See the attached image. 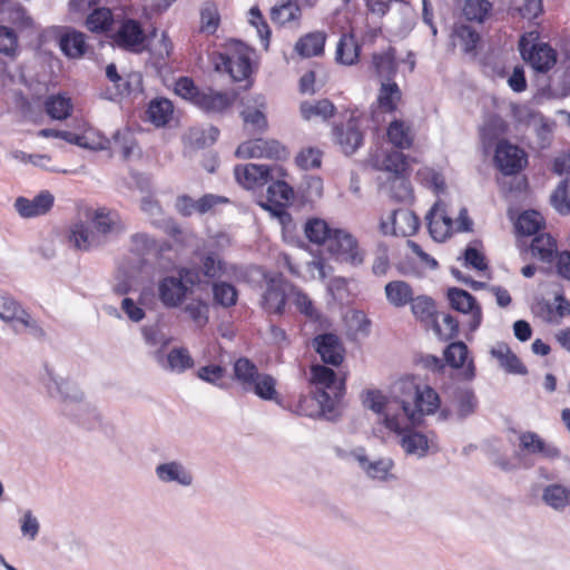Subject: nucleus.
Wrapping results in <instances>:
<instances>
[{
    "label": "nucleus",
    "mask_w": 570,
    "mask_h": 570,
    "mask_svg": "<svg viewBox=\"0 0 570 570\" xmlns=\"http://www.w3.org/2000/svg\"><path fill=\"white\" fill-rule=\"evenodd\" d=\"M49 381L47 389L52 396H57L65 404L80 403L83 401V393L78 385L69 379L48 372Z\"/></svg>",
    "instance_id": "a211bd4d"
},
{
    "label": "nucleus",
    "mask_w": 570,
    "mask_h": 570,
    "mask_svg": "<svg viewBox=\"0 0 570 570\" xmlns=\"http://www.w3.org/2000/svg\"><path fill=\"white\" fill-rule=\"evenodd\" d=\"M391 196L399 202H406L412 198L410 183L402 176H394L390 187Z\"/></svg>",
    "instance_id": "774afa93"
},
{
    "label": "nucleus",
    "mask_w": 570,
    "mask_h": 570,
    "mask_svg": "<svg viewBox=\"0 0 570 570\" xmlns=\"http://www.w3.org/2000/svg\"><path fill=\"white\" fill-rule=\"evenodd\" d=\"M491 355L499 361L500 366L507 372L521 375L527 373L525 366L505 343H497L492 346Z\"/></svg>",
    "instance_id": "cd10ccee"
},
{
    "label": "nucleus",
    "mask_w": 570,
    "mask_h": 570,
    "mask_svg": "<svg viewBox=\"0 0 570 570\" xmlns=\"http://www.w3.org/2000/svg\"><path fill=\"white\" fill-rule=\"evenodd\" d=\"M363 404L377 415V424L400 436V445L406 454L423 458L436 448L433 439L413 430L425 415L440 407L439 394L431 386L404 383L402 395L371 390L365 393Z\"/></svg>",
    "instance_id": "f257e3e1"
},
{
    "label": "nucleus",
    "mask_w": 570,
    "mask_h": 570,
    "mask_svg": "<svg viewBox=\"0 0 570 570\" xmlns=\"http://www.w3.org/2000/svg\"><path fill=\"white\" fill-rule=\"evenodd\" d=\"M325 39L324 32H311L296 42L295 50L304 58L318 56L324 50Z\"/></svg>",
    "instance_id": "f704fd0d"
},
{
    "label": "nucleus",
    "mask_w": 570,
    "mask_h": 570,
    "mask_svg": "<svg viewBox=\"0 0 570 570\" xmlns=\"http://www.w3.org/2000/svg\"><path fill=\"white\" fill-rule=\"evenodd\" d=\"M69 243L78 250H91L102 246L90 222L73 224L69 230Z\"/></svg>",
    "instance_id": "4be33fe9"
},
{
    "label": "nucleus",
    "mask_w": 570,
    "mask_h": 570,
    "mask_svg": "<svg viewBox=\"0 0 570 570\" xmlns=\"http://www.w3.org/2000/svg\"><path fill=\"white\" fill-rule=\"evenodd\" d=\"M508 126L499 116H489L480 129L481 140L484 147H492L495 141L505 135Z\"/></svg>",
    "instance_id": "473e14b6"
},
{
    "label": "nucleus",
    "mask_w": 570,
    "mask_h": 570,
    "mask_svg": "<svg viewBox=\"0 0 570 570\" xmlns=\"http://www.w3.org/2000/svg\"><path fill=\"white\" fill-rule=\"evenodd\" d=\"M385 296L394 307H403L412 301L413 291L411 286L403 281H392L385 285Z\"/></svg>",
    "instance_id": "72a5a7b5"
},
{
    "label": "nucleus",
    "mask_w": 570,
    "mask_h": 570,
    "mask_svg": "<svg viewBox=\"0 0 570 570\" xmlns=\"http://www.w3.org/2000/svg\"><path fill=\"white\" fill-rule=\"evenodd\" d=\"M112 40L122 49L132 52H141L145 49L146 36L138 21L125 19L112 35Z\"/></svg>",
    "instance_id": "ddd939ff"
},
{
    "label": "nucleus",
    "mask_w": 570,
    "mask_h": 570,
    "mask_svg": "<svg viewBox=\"0 0 570 570\" xmlns=\"http://www.w3.org/2000/svg\"><path fill=\"white\" fill-rule=\"evenodd\" d=\"M87 219L90 222L102 245L126 230V224L120 215L107 207L89 210Z\"/></svg>",
    "instance_id": "0eeeda50"
},
{
    "label": "nucleus",
    "mask_w": 570,
    "mask_h": 570,
    "mask_svg": "<svg viewBox=\"0 0 570 570\" xmlns=\"http://www.w3.org/2000/svg\"><path fill=\"white\" fill-rule=\"evenodd\" d=\"M157 480L164 484L189 488L194 484L193 472L178 460L166 461L155 468Z\"/></svg>",
    "instance_id": "2eb2a0df"
},
{
    "label": "nucleus",
    "mask_w": 570,
    "mask_h": 570,
    "mask_svg": "<svg viewBox=\"0 0 570 570\" xmlns=\"http://www.w3.org/2000/svg\"><path fill=\"white\" fill-rule=\"evenodd\" d=\"M360 45L353 35H343L336 46V60L343 65H353L358 60Z\"/></svg>",
    "instance_id": "58836bf2"
},
{
    "label": "nucleus",
    "mask_w": 570,
    "mask_h": 570,
    "mask_svg": "<svg viewBox=\"0 0 570 570\" xmlns=\"http://www.w3.org/2000/svg\"><path fill=\"white\" fill-rule=\"evenodd\" d=\"M59 46L62 52L71 59H79L83 57L88 50L85 35L76 30L66 31L60 37Z\"/></svg>",
    "instance_id": "a878e982"
},
{
    "label": "nucleus",
    "mask_w": 570,
    "mask_h": 570,
    "mask_svg": "<svg viewBox=\"0 0 570 570\" xmlns=\"http://www.w3.org/2000/svg\"><path fill=\"white\" fill-rule=\"evenodd\" d=\"M454 33L460 40V45L465 52H473L480 40L479 33L466 24H460L455 28Z\"/></svg>",
    "instance_id": "052dcab7"
},
{
    "label": "nucleus",
    "mask_w": 570,
    "mask_h": 570,
    "mask_svg": "<svg viewBox=\"0 0 570 570\" xmlns=\"http://www.w3.org/2000/svg\"><path fill=\"white\" fill-rule=\"evenodd\" d=\"M202 30L209 35L214 33L219 23V14L215 4L207 3L200 12Z\"/></svg>",
    "instance_id": "69168bd1"
},
{
    "label": "nucleus",
    "mask_w": 570,
    "mask_h": 570,
    "mask_svg": "<svg viewBox=\"0 0 570 570\" xmlns=\"http://www.w3.org/2000/svg\"><path fill=\"white\" fill-rule=\"evenodd\" d=\"M326 248L336 259L351 265H361L364 261L356 238L345 229H334Z\"/></svg>",
    "instance_id": "1a4fd4ad"
},
{
    "label": "nucleus",
    "mask_w": 570,
    "mask_h": 570,
    "mask_svg": "<svg viewBox=\"0 0 570 570\" xmlns=\"http://www.w3.org/2000/svg\"><path fill=\"white\" fill-rule=\"evenodd\" d=\"M200 272L207 278H219L225 274V265L217 255L210 254L202 261Z\"/></svg>",
    "instance_id": "0e129e2a"
},
{
    "label": "nucleus",
    "mask_w": 570,
    "mask_h": 570,
    "mask_svg": "<svg viewBox=\"0 0 570 570\" xmlns=\"http://www.w3.org/2000/svg\"><path fill=\"white\" fill-rule=\"evenodd\" d=\"M168 367L174 371L181 373L187 368L193 367L194 361L185 348H174L167 355Z\"/></svg>",
    "instance_id": "4d7b16f0"
},
{
    "label": "nucleus",
    "mask_w": 570,
    "mask_h": 570,
    "mask_svg": "<svg viewBox=\"0 0 570 570\" xmlns=\"http://www.w3.org/2000/svg\"><path fill=\"white\" fill-rule=\"evenodd\" d=\"M239 158H274L282 159L287 156L286 149L276 140L254 139L240 144L236 149Z\"/></svg>",
    "instance_id": "4468645a"
},
{
    "label": "nucleus",
    "mask_w": 570,
    "mask_h": 570,
    "mask_svg": "<svg viewBox=\"0 0 570 570\" xmlns=\"http://www.w3.org/2000/svg\"><path fill=\"white\" fill-rule=\"evenodd\" d=\"M304 232L309 242L327 245L334 229L321 218H311L305 223Z\"/></svg>",
    "instance_id": "37998d69"
},
{
    "label": "nucleus",
    "mask_w": 570,
    "mask_h": 570,
    "mask_svg": "<svg viewBox=\"0 0 570 570\" xmlns=\"http://www.w3.org/2000/svg\"><path fill=\"white\" fill-rule=\"evenodd\" d=\"M288 297L292 298L293 304L297 307V309L301 313L305 314L308 317L315 316L313 302L305 293L291 285Z\"/></svg>",
    "instance_id": "338daca9"
},
{
    "label": "nucleus",
    "mask_w": 570,
    "mask_h": 570,
    "mask_svg": "<svg viewBox=\"0 0 570 570\" xmlns=\"http://www.w3.org/2000/svg\"><path fill=\"white\" fill-rule=\"evenodd\" d=\"M213 292L215 302L224 307L233 306L237 301V291L228 283H215Z\"/></svg>",
    "instance_id": "13d9d810"
},
{
    "label": "nucleus",
    "mask_w": 570,
    "mask_h": 570,
    "mask_svg": "<svg viewBox=\"0 0 570 570\" xmlns=\"http://www.w3.org/2000/svg\"><path fill=\"white\" fill-rule=\"evenodd\" d=\"M259 374L261 373H258L256 365L248 358H238L234 364L235 379L243 385L244 390L246 391Z\"/></svg>",
    "instance_id": "49530a36"
},
{
    "label": "nucleus",
    "mask_w": 570,
    "mask_h": 570,
    "mask_svg": "<svg viewBox=\"0 0 570 570\" xmlns=\"http://www.w3.org/2000/svg\"><path fill=\"white\" fill-rule=\"evenodd\" d=\"M531 253L544 262H552L556 253V242L548 234L537 236L531 243Z\"/></svg>",
    "instance_id": "09e8293b"
},
{
    "label": "nucleus",
    "mask_w": 570,
    "mask_h": 570,
    "mask_svg": "<svg viewBox=\"0 0 570 570\" xmlns=\"http://www.w3.org/2000/svg\"><path fill=\"white\" fill-rule=\"evenodd\" d=\"M429 230L433 239L445 240L454 230V222L448 216L440 202L435 203L426 215Z\"/></svg>",
    "instance_id": "aec40b11"
},
{
    "label": "nucleus",
    "mask_w": 570,
    "mask_h": 570,
    "mask_svg": "<svg viewBox=\"0 0 570 570\" xmlns=\"http://www.w3.org/2000/svg\"><path fill=\"white\" fill-rule=\"evenodd\" d=\"M200 282L198 272L191 268H181L175 275L161 277L157 283V295L167 308H176L184 304L191 288Z\"/></svg>",
    "instance_id": "7ed1b4c3"
},
{
    "label": "nucleus",
    "mask_w": 570,
    "mask_h": 570,
    "mask_svg": "<svg viewBox=\"0 0 570 570\" xmlns=\"http://www.w3.org/2000/svg\"><path fill=\"white\" fill-rule=\"evenodd\" d=\"M289 289L291 284L282 275H265V288L261 298L262 308L268 314H284Z\"/></svg>",
    "instance_id": "6e6552de"
},
{
    "label": "nucleus",
    "mask_w": 570,
    "mask_h": 570,
    "mask_svg": "<svg viewBox=\"0 0 570 570\" xmlns=\"http://www.w3.org/2000/svg\"><path fill=\"white\" fill-rule=\"evenodd\" d=\"M538 38L535 31L522 36L519 41L520 53L533 69L547 72L556 65L557 53L549 45L538 42Z\"/></svg>",
    "instance_id": "423d86ee"
},
{
    "label": "nucleus",
    "mask_w": 570,
    "mask_h": 570,
    "mask_svg": "<svg viewBox=\"0 0 570 570\" xmlns=\"http://www.w3.org/2000/svg\"><path fill=\"white\" fill-rule=\"evenodd\" d=\"M71 100L66 96H51L46 100V111L52 119H66L71 115Z\"/></svg>",
    "instance_id": "de8ad7c7"
},
{
    "label": "nucleus",
    "mask_w": 570,
    "mask_h": 570,
    "mask_svg": "<svg viewBox=\"0 0 570 570\" xmlns=\"http://www.w3.org/2000/svg\"><path fill=\"white\" fill-rule=\"evenodd\" d=\"M281 178L282 177H275L267 188V202L278 207L288 204L294 196L292 187Z\"/></svg>",
    "instance_id": "79ce46f5"
},
{
    "label": "nucleus",
    "mask_w": 570,
    "mask_h": 570,
    "mask_svg": "<svg viewBox=\"0 0 570 570\" xmlns=\"http://www.w3.org/2000/svg\"><path fill=\"white\" fill-rule=\"evenodd\" d=\"M494 161L503 175H514L527 164L525 153L507 140H500L495 148Z\"/></svg>",
    "instance_id": "f8f14e48"
},
{
    "label": "nucleus",
    "mask_w": 570,
    "mask_h": 570,
    "mask_svg": "<svg viewBox=\"0 0 570 570\" xmlns=\"http://www.w3.org/2000/svg\"><path fill=\"white\" fill-rule=\"evenodd\" d=\"M0 320L18 335L28 333L37 340L47 336L41 324L8 293H0Z\"/></svg>",
    "instance_id": "20e7f679"
},
{
    "label": "nucleus",
    "mask_w": 570,
    "mask_h": 570,
    "mask_svg": "<svg viewBox=\"0 0 570 570\" xmlns=\"http://www.w3.org/2000/svg\"><path fill=\"white\" fill-rule=\"evenodd\" d=\"M218 134V129L213 126L207 128L194 127L187 131L185 140L193 147L203 148L213 145Z\"/></svg>",
    "instance_id": "c03bdc74"
},
{
    "label": "nucleus",
    "mask_w": 570,
    "mask_h": 570,
    "mask_svg": "<svg viewBox=\"0 0 570 570\" xmlns=\"http://www.w3.org/2000/svg\"><path fill=\"white\" fill-rule=\"evenodd\" d=\"M469 350L463 342L451 343L444 351L446 363L453 368H461L462 380L472 381L475 376L473 360H468Z\"/></svg>",
    "instance_id": "f3484780"
},
{
    "label": "nucleus",
    "mask_w": 570,
    "mask_h": 570,
    "mask_svg": "<svg viewBox=\"0 0 570 570\" xmlns=\"http://www.w3.org/2000/svg\"><path fill=\"white\" fill-rule=\"evenodd\" d=\"M115 153H119L125 160L139 156V148L131 131L125 129L114 135L112 147Z\"/></svg>",
    "instance_id": "c9c22d12"
},
{
    "label": "nucleus",
    "mask_w": 570,
    "mask_h": 570,
    "mask_svg": "<svg viewBox=\"0 0 570 570\" xmlns=\"http://www.w3.org/2000/svg\"><path fill=\"white\" fill-rule=\"evenodd\" d=\"M309 382L314 386L313 396L301 399L299 412L306 416L325 415L332 412L335 402L343 394V381L336 377L332 368L317 364L311 367Z\"/></svg>",
    "instance_id": "f03ea898"
},
{
    "label": "nucleus",
    "mask_w": 570,
    "mask_h": 570,
    "mask_svg": "<svg viewBox=\"0 0 570 570\" xmlns=\"http://www.w3.org/2000/svg\"><path fill=\"white\" fill-rule=\"evenodd\" d=\"M520 446L531 454H541L547 459L559 456V450L547 444L537 433L525 432L520 435Z\"/></svg>",
    "instance_id": "c756f323"
},
{
    "label": "nucleus",
    "mask_w": 570,
    "mask_h": 570,
    "mask_svg": "<svg viewBox=\"0 0 570 570\" xmlns=\"http://www.w3.org/2000/svg\"><path fill=\"white\" fill-rule=\"evenodd\" d=\"M402 100V92L395 81H382L377 94V108L383 112H393Z\"/></svg>",
    "instance_id": "bb28decb"
},
{
    "label": "nucleus",
    "mask_w": 570,
    "mask_h": 570,
    "mask_svg": "<svg viewBox=\"0 0 570 570\" xmlns=\"http://www.w3.org/2000/svg\"><path fill=\"white\" fill-rule=\"evenodd\" d=\"M354 459L367 474V476L377 480L386 479L393 463L390 459L370 460L363 452L353 453Z\"/></svg>",
    "instance_id": "7c9ffc66"
},
{
    "label": "nucleus",
    "mask_w": 570,
    "mask_h": 570,
    "mask_svg": "<svg viewBox=\"0 0 570 570\" xmlns=\"http://www.w3.org/2000/svg\"><path fill=\"white\" fill-rule=\"evenodd\" d=\"M322 151L314 147L303 148L295 158L297 166L304 170L317 169L322 165Z\"/></svg>",
    "instance_id": "6e6d98bb"
},
{
    "label": "nucleus",
    "mask_w": 570,
    "mask_h": 570,
    "mask_svg": "<svg viewBox=\"0 0 570 570\" xmlns=\"http://www.w3.org/2000/svg\"><path fill=\"white\" fill-rule=\"evenodd\" d=\"M543 502L553 510L563 511L570 504V488L550 484L543 489Z\"/></svg>",
    "instance_id": "2f4dec72"
},
{
    "label": "nucleus",
    "mask_w": 570,
    "mask_h": 570,
    "mask_svg": "<svg viewBox=\"0 0 570 570\" xmlns=\"http://www.w3.org/2000/svg\"><path fill=\"white\" fill-rule=\"evenodd\" d=\"M334 135L337 144L346 155L355 153L363 141V135L354 116H351L344 126H335Z\"/></svg>",
    "instance_id": "412c9836"
},
{
    "label": "nucleus",
    "mask_w": 570,
    "mask_h": 570,
    "mask_svg": "<svg viewBox=\"0 0 570 570\" xmlns=\"http://www.w3.org/2000/svg\"><path fill=\"white\" fill-rule=\"evenodd\" d=\"M493 6L489 0H465L463 16L466 20L484 23L492 16Z\"/></svg>",
    "instance_id": "a19ab883"
},
{
    "label": "nucleus",
    "mask_w": 570,
    "mask_h": 570,
    "mask_svg": "<svg viewBox=\"0 0 570 570\" xmlns=\"http://www.w3.org/2000/svg\"><path fill=\"white\" fill-rule=\"evenodd\" d=\"M371 69L380 83L382 81H394L397 71L395 50L389 48L382 52L373 53Z\"/></svg>",
    "instance_id": "b1692460"
},
{
    "label": "nucleus",
    "mask_w": 570,
    "mask_h": 570,
    "mask_svg": "<svg viewBox=\"0 0 570 570\" xmlns=\"http://www.w3.org/2000/svg\"><path fill=\"white\" fill-rule=\"evenodd\" d=\"M411 303L413 314L421 321H429L435 313L433 301L426 296L412 297Z\"/></svg>",
    "instance_id": "e2e57ef3"
},
{
    "label": "nucleus",
    "mask_w": 570,
    "mask_h": 570,
    "mask_svg": "<svg viewBox=\"0 0 570 570\" xmlns=\"http://www.w3.org/2000/svg\"><path fill=\"white\" fill-rule=\"evenodd\" d=\"M114 22V17L108 8L95 9L87 18L86 24L90 31H105Z\"/></svg>",
    "instance_id": "864d4df0"
},
{
    "label": "nucleus",
    "mask_w": 570,
    "mask_h": 570,
    "mask_svg": "<svg viewBox=\"0 0 570 570\" xmlns=\"http://www.w3.org/2000/svg\"><path fill=\"white\" fill-rule=\"evenodd\" d=\"M476 404L478 401L472 390H461L455 397V412L459 419H465L471 415Z\"/></svg>",
    "instance_id": "5fc2aeb1"
},
{
    "label": "nucleus",
    "mask_w": 570,
    "mask_h": 570,
    "mask_svg": "<svg viewBox=\"0 0 570 570\" xmlns=\"http://www.w3.org/2000/svg\"><path fill=\"white\" fill-rule=\"evenodd\" d=\"M448 297L454 309L469 315V327L471 331H475L482 320L481 307L476 304L475 298L469 292L460 288L449 289Z\"/></svg>",
    "instance_id": "dca6fc26"
},
{
    "label": "nucleus",
    "mask_w": 570,
    "mask_h": 570,
    "mask_svg": "<svg viewBox=\"0 0 570 570\" xmlns=\"http://www.w3.org/2000/svg\"><path fill=\"white\" fill-rule=\"evenodd\" d=\"M53 195L43 190L32 199L18 197L14 207L21 217L31 218L47 214L53 206Z\"/></svg>",
    "instance_id": "6ab92c4d"
},
{
    "label": "nucleus",
    "mask_w": 570,
    "mask_h": 570,
    "mask_svg": "<svg viewBox=\"0 0 570 570\" xmlns=\"http://www.w3.org/2000/svg\"><path fill=\"white\" fill-rule=\"evenodd\" d=\"M335 106L328 99H322L314 102L305 101L301 105V114L305 120L321 118L326 120L334 116Z\"/></svg>",
    "instance_id": "ea45409f"
},
{
    "label": "nucleus",
    "mask_w": 570,
    "mask_h": 570,
    "mask_svg": "<svg viewBox=\"0 0 570 570\" xmlns=\"http://www.w3.org/2000/svg\"><path fill=\"white\" fill-rule=\"evenodd\" d=\"M553 208L561 215L570 213V178L563 179L551 195Z\"/></svg>",
    "instance_id": "8fccbe9b"
},
{
    "label": "nucleus",
    "mask_w": 570,
    "mask_h": 570,
    "mask_svg": "<svg viewBox=\"0 0 570 570\" xmlns=\"http://www.w3.org/2000/svg\"><path fill=\"white\" fill-rule=\"evenodd\" d=\"M314 346L323 362L332 365H340L342 363L344 348L336 335H318L314 338Z\"/></svg>",
    "instance_id": "5701e85b"
},
{
    "label": "nucleus",
    "mask_w": 570,
    "mask_h": 570,
    "mask_svg": "<svg viewBox=\"0 0 570 570\" xmlns=\"http://www.w3.org/2000/svg\"><path fill=\"white\" fill-rule=\"evenodd\" d=\"M173 102L166 98L154 99L149 102L148 119L157 127L165 126L173 116Z\"/></svg>",
    "instance_id": "4c0bfd02"
},
{
    "label": "nucleus",
    "mask_w": 570,
    "mask_h": 570,
    "mask_svg": "<svg viewBox=\"0 0 570 570\" xmlns=\"http://www.w3.org/2000/svg\"><path fill=\"white\" fill-rule=\"evenodd\" d=\"M215 69L227 72L234 81L246 79L250 72V57L248 48L238 41H232L225 52L213 58Z\"/></svg>",
    "instance_id": "39448f33"
},
{
    "label": "nucleus",
    "mask_w": 570,
    "mask_h": 570,
    "mask_svg": "<svg viewBox=\"0 0 570 570\" xmlns=\"http://www.w3.org/2000/svg\"><path fill=\"white\" fill-rule=\"evenodd\" d=\"M387 138L397 148H409L413 142L412 129L405 121L395 119L390 122Z\"/></svg>",
    "instance_id": "e433bc0d"
},
{
    "label": "nucleus",
    "mask_w": 570,
    "mask_h": 570,
    "mask_svg": "<svg viewBox=\"0 0 570 570\" xmlns=\"http://www.w3.org/2000/svg\"><path fill=\"white\" fill-rule=\"evenodd\" d=\"M184 312L194 321L197 327H204L208 322L207 304L194 299L185 305Z\"/></svg>",
    "instance_id": "680f3d73"
},
{
    "label": "nucleus",
    "mask_w": 570,
    "mask_h": 570,
    "mask_svg": "<svg viewBox=\"0 0 570 570\" xmlns=\"http://www.w3.org/2000/svg\"><path fill=\"white\" fill-rule=\"evenodd\" d=\"M420 227L419 217L411 210L399 208L393 210L386 219H382L380 228L385 235L409 237Z\"/></svg>",
    "instance_id": "9b49d317"
},
{
    "label": "nucleus",
    "mask_w": 570,
    "mask_h": 570,
    "mask_svg": "<svg viewBox=\"0 0 570 570\" xmlns=\"http://www.w3.org/2000/svg\"><path fill=\"white\" fill-rule=\"evenodd\" d=\"M301 9L295 2H286L278 7H274L271 12L272 21L278 24H285L298 20Z\"/></svg>",
    "instance_id": "603ef678"
},
{
    "label": "nucleus",
    "mask_w": 570,
    "mask_h": 570,
    "mask_svg": "<svg viewBox=\"0 0 570 570\" xmlns=\"http://www.w3.org/2000/svg\"><path fill=\"white\" fill-rule=\"evenodd\" d=\"M12 157L20 163H31L32 165L40 167L42 169L52 171L58 170L55 161L48 155H29L26 154L24 151L17 150L12 154Z\"/></svg>",
    "instance_id": "bf43d9fd"
},
{
    "label": "nucleus",
    "mask_w": 570,
    "mask_h": 570,
    "mask_svg": "<svg viewBox=\"0 0 570 570\" xmlns=\"http://www.w3.org/2000/svg\"><path fill=\"white\" fill-rule=\"evenodd\" d=\"M543 224L542 216L535 210H528L522 213L517 223L515 228L519 234L533 235L541 228Z\"/></svg>",
    "instance_id": "3c124183"
},
{
    "label": "nucleus",
    "mask_w": 570,
    "mask_h": 570,
    "mask_svg": "<svg viewBox=\"0 0 570 570\" xmlns=\"http://www.w3.org/2000/svg\"><path fill=\"white\" fill-rule=\"evenodd\" d=\"M247 391L254 392L258 397L273 401L277 399L276 380L266 373H261Z\"/></svg>",
    "instance_id": "a18cd8bd"
},
{
    "label": "nucleus",
    "mask_w": 570,
    "mask_h": 570,
    "mask_svg": "<svg viewBox=\"0 0 570 570\" xmlns=\"http://www.w3.org/2000/svg\"><path fill=\"white\" fill-rule=\"evenodd\" d=\"M232 102L233 98L227 94L207 89L199 92L195 105L208 112H220L229 107Z\"/></svg>",
    "instance_id": "c85d7f7f"
},
{
    "label": "nucleus",
    "mask_w": 570,
    "mask_h": 570,
    "mask_svg": "<svg viewBox=\"0 0 570 570\" xmlns=\"http://www.w3.org/2000/svg\"><path fill=\"white\" fill-rule=\"evenodd\" d=\"M234 175L239 185L252 189L274 180L275 177H283L285 173L282 167L276 165L267 166L249 163L236 166Z\"/></svg>",
    "instance_id": "9d476101"
},
{
    "label": "nucleus",
    "mask_w": 570,
    "mask_h": 570,
    "mask_svg": "<svg viewBox=\"0 0 570 570\" xmlns=\"http://www.w3.org/2000/svg\"><path fill=\"white\" fill-rule=\"evenodd\" d=\"M265 106V98L257 95L248 100L246 108L242 111L245 126L252 127L253 132H261L267 127V120L263 112Z\"/></svg>",
    "instance_id": "393cba45"
}]
</instances>
